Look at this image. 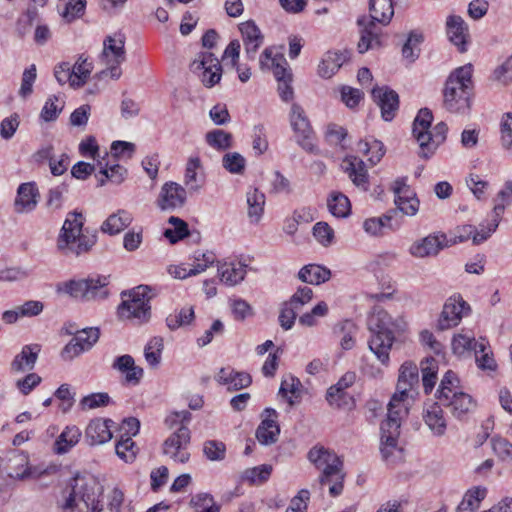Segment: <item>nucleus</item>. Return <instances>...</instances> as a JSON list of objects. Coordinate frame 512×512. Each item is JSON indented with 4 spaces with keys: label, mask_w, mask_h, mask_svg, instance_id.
Returning a JSON list of instances; mask_svg holds the SVG:
<instances>
[{
    "label": "nucleus",
    "mask_w": 512,
    "mask_h": 512,
    "mask_svg": "<svg viewBox=\"0 0 512 512\" xmlns=\"http://www.w3.org/2000/svg\"><path fill=\"white\" fill-rule=\"evenodd\" d=\"M127 170L119 165L115 164L110 167H105L100 170V174L104 176V178H101L99 180V185H104L106 180H110L116 184H120L124 181L126 176Z\"/></svg>",
    "instance_id": "nucleus-59"
},
{
    "label": "nucleus",
    "mask_w": 512,
    "mask_h": 512,
    "mask_svg": "<svg viewBox=\"0 0 512 512\" xmlns=\"http://www.w3.org/2000/svg\"><path fill=\"white\" fill-rule=\"evenodd\" d=\"M245 52L251 60L255 58L256 52L263 43V35L254 21L249 20L239 24Z\"/></svg>",
    "instance_id": "nucleus-27"
},
{
    "label": "nucleus",
    "mask_w": 512,
    "mask_h": 512,
    "mask_svg": "<svg viewBox=\"0 0 512 512\" xmlns=\"http://www.w3.org/2000/svg\"><path fill=\"white\" fill-rule=\"evenodd\" d=\"M187 199V190L176 182H166L161 187L157 205L162 211L182 208Z\"/></svg>",
    "instance_id": "nucleus-19"
},
{
    "label": "nucleus",
    "mask_w": 512,
    "mask_h": 512,
    "mask_svg": "<svg viewBox=\"0 0 512 512\" xmlns=\"http://www.w3.org/2000/svg\"><path fill=\"white\" fill-rule=\"evenodd\" d=\"M331 272L324 266L317 264H308L302 267L298 273V278L305 283L319 285L328 281Z\"/></svg>",
    "instance_id": "nucleus-38"
},
{
    "label": "nucleus",
    "mask_w": 512,
    "mask_h": 512,
    "mask_svg": "<svg viewBox=\"0 0 512 512\" xmlns=\"http://www.w3.org/2000/svg\"><path fill=\"white\" fill-rule=\"evenodd\" d=\"M84 217L76 211L68 213L57 239V248L65 256H80L91 250L96 235L83 230Z\"/></svg>",
    "instance_id": "nucleus-4"
},
{
    "label": "nucleus",
    "mask_w": 512,
    "mask_h": 512,
    "mask_svg": "<svg viewBox=\"0 0 512 512\" xmlns=\"http://www.w3.org/2000/svg\"><path fill=\"white\" fill-rule=\"evenodd\" d=\"M278 413L272 408L263 411V419L256 430V438L263 445H270L277 441L280 427L277 423Z\"/></svg>",
    "instance_id": "nucleus-21"
},
{
    "label": "nucleus",
    "mask_w": 512,
    "mask_h": 512,
    "mask_svg": "<svg viewBox=\"0 0 512 512\" xmlns=\"http://www.w3.org/2000/svg\"><path fill=\"white\" fill-rule=\"evenodd\" d=\"M444 407L439 401L427 404L423 419L435 435H443L446 430V419L442 410Z\"/></svg>",
    "instance_id": "nucleus-33"
},
{
    "label": "nucleus",
    "mask_w": 512,
    "mask_h": 512,
    "mask_svg": "<svg viewBox=\"0 0 512 512\" xmlns=\"http://www.w3.org/2000/svg\"><path fill=\"white\" fill-rule=\"evenodd\" d=\"M110 403V397L107 393H92L83 397L80 401L82 410H90L98 407L107 406Z\"/></svg>",
    "instance_id": "nucleus-60"
},
{
    "label": "nucleus",
    "mask_w": 512,
    "mask_h": 512,
    "mask_svg": "<svg viewBox=\"0 0 512 512\" xmlns=\"http://www.w3.org/2000/svg\"><path fill=\"white\" fill-rule=\"evenodd\" d=\"M328 209L332 215L343 218L349 215L351 205L348 197L340 192L332 193L328 199Z\"/></svg>",
    "instance_id": "nucleus-47"
},
{
    "label": "nucleus",
    "mask_w": 512,
    "mask_h": 512,
    "mask_svg": "<svg viewBox=\"0 0 512 512\" xmlns=\"http://www.w3.org/2000/svg\"><path fill=\"white\" fill-rule=\"evenodd\" d=\"M406 416L387 413V419L381 424V454L388 464L403 459V449L398 446L401 422Z\"/></svg>",
    "instance_id": "nucleus-13"
},
{
    "label": "nucleus",
    "mask_w": 512,
    "mask_h": 512,
    "mask_svg": "<svg viewBox=\"0 0 512 512\" xmlns=\"http://www.w3.org/2000/svg\"><path fill=\"white\" fill-rule=\"evenodd\" d=\"M86 8V0H68L65 3L64 9L60 12L62 18L70 23L77 18H80Z\"/></svg>",
    "instance_id": "nucleus-54"
},
{
    "label": "nucleus",
    "mask_w": 512,
    "mask_h": 512,
    "mask_svg": "<svg viewBox=\"0 0 512 512\" xmlns=\"http://www.w3.org/2000/svg\"><path fill=\"white\" fill-rule=\"evenodd\" d=\"M100 331L98 328H87L78 331L73 339L77 342L80 347H83V351L90 350L93 345L98 341Z\"/></svg>",
    "instance_id": "nucleus-56"
},
{
    "label": "nucleus",
    "mask_w": 512,
    "mask_h": 512,
    "mask_svg": "<svg viewBox=\"0 0 512 512\" xmlns=\"http://www.w3.org/2000/svg\"><path fill=\"white\" fill-rule=\"evenodd\" d=\"M308 459L322 470L319 477L321 486L328 485L331 496L336 497L343 490V463L340 458L329 449L323 446H315L308 452Z\"/></svg>",
    "instance_id": "nucleus-9"
},
{
    "label": "nucleus",
    "mask_w": 512,
    "mask_h": 512,
    "mask_svg": "<svg viewBox=\"0 0 512 512\" xmlns=\"http://www.w3.org/2000/svg\"><path fill=\"white\" fill-rule=\"evenodd\" d=\"M260 66L262 69H272L277 81L292 79L291 70L288 67L286 59L281 54L272 55V50L266 48L260 56Z\"/></svg>",
    "instance_id": "nucleus-25"
},
{
    "label": "nucleus",
    "mask_w": 512,
    "mask_h": 512,
    "mask_svg": "<svg viewBox=\"0 0 512 512\" xmlns=\"http://www.w3.org/2000/svg\"><path fill=\"white\" fill-rule=\"evenodd\" d=\"M459 384L460 380L456 373L448 370L440 381L436 398L454 417L462 419L474 410L476 402L471 395L461 390Z\"/></svg>",
    "instance_id": "nucleus-8"
},
{
    "label": "nucleus",
    "mask_w": 512,
    "mask_h": 512,
    "mask_svg": "<svg viewBox=\"0 0 512 512\" xmlns=\"http://www.w3.org/2000/svg\"><path fill=\"white\" fill-rule=\"evenodd\" d=\"M449 246L446 234L442 232L431 233L414 241L408 252L415 258H427L437 256L441 250Z\"/></svg>",
    "instance_id": "nucleus-16"
},
{
    "label": "nucleus",
    "mask_w": 512,
    "mask_h": 512,
    "mask_svg": "<svg viewBox=\"0 0 512 512\" xmlns=\"http://www.w3.org/2000/svg\"><path fill=\"white\" fill-rule=\"evenodd\" d=\"M367 325L371 332L368 342L370 350L381 363L387 364L393 342L405 330L406 322L402 317L392 318L384 309L375 306L368 317Z\"/></svg>",
    "instance_id": "nucleus-1"
},
{
    "label": "nucleus",
    "mask_w": 512,
    "mask_h": 512,
    "mask_svg": "<svg viewBox=\"0 0 512 512\" xmlns=\"http://www.w3.org/2000/svg\"><path fill=\"white\" fill-rule=\"evenodd\" d=\"M203 453L210 461H222L226 457V445L217 440H207L203 444Z\"/></svg>",
    "instance_id": "nucleus-55"
},
{
    "label": "nucleus",
    "mask_w": 512,
    "mask_h": 512,
    "mask_svg": "<svg viewBox=\"0 0 512 512\" xmlns=\"http://www.w3.org/2000/svg\"><path fill=\"white\" fill-rule=\"evenodd\" d=\"M487 495V488L483 486H475L469 489L462 501L457 506L456 512H474Z\"/></svg>",
    "instance_id": "nucleus-39"
},
{
    "label": "nucleus",
    "mask_w": 512,
    "mask_h": 512,
    "mask_svg": "<svg viewBox=\"0 0 512 512\" xmlns=\"http://www.w3.org/2000/svg\"><path fill=\"white\" fill-rule=\"evenodd\" d=\"M349 57L348 50L328 51L318 66V74L323 78H331Z\"/></svg>",
    "instance_id": "nucleus-32"
},
{
    "label": "nucleus",
    "mask_w": 512,
    "mask_h": 512,
    "mask_svg": "<svg viewBox=\"0 0 512 512\" xmlns=\"http://www.w3.org/2000/svg\"><path fill=\"white\" fill-rule=\"evenodd\" d=\"M248 217L251 223H258L264 212L265 195L257 188H251L246 194Z\"/></svg>",
    "instance_id": "nucleus-41"
},
{
    "label": "nucleus",
    "mask_w": 512,
    "mask_h": 512,
    "mask_svg": "<svg viewBox=\"0 0 512 512\" xmlns=\"http://www.w3.org/2000/svg\"><path fill=\"white\" fill-rule=\"evenodd\" d=\"M272 471V467L270 465H261L251 469H247L244 472L243 478L250 483H263L265 482Z\"/></svg>",
    "instance_id": "nucleus-62"
},
{
    "label": "nucleus",
    "mask_w": 512,
    "mask_h": 512,
    "mask_svg": "<svg viewBox=\"0 0 512 512\" xmlns=\"http://www.w3.org/2000/svg\"><path fill=\"white\" fill-rule=\"evenodd\" d=\"M358 150L366 155H369L368 161L372 165L379 163L382 157L385 155V147L383 143L376 139H366L359 141Z\"/></svg>",
    "instance_id": "nucleus-43"
},
{
    "label": "nucleus",
    "mask_w": 512,
    "mask_h": 512,
    "mask_svg": "<svg viewBox=\"0 0 512 512\" xmlns=\"http://www.w3.org/2000/svg\"><path fill=\"white\" fill-rule=\"evenodd\" d=\"M432 121V112L428 108H422L413 122L412 134L419 145L418 155L423 159L432 157L437 148L446 140L448 131L446 123H438L431 131Z\"/></svg>",
    "instance_id": "nucleus-5"
},
{
    "label": "nucleus",
    "mask_w": 512,
    "mask_h": 512,
    "mask_svg": "<svg viewBox=\"0 0 512 512\" xmlns=\"http://www.w3.org/2000/svg\"><path fill=\"white\" fill-rule=\"evenodd\" d=\"M194 319V310L192 308H183L178 313L170 314L166 318V324L169 329L176 330L183 325L191 323Z\"/></svg>",
    "instance_id": "nucleus-57"
},
{
    "label": "nucleus",
    "mask_w": 512,
    "mask_h": 512,
    "mask_svg": "<svg viewBox=\"0 0 512 512\" xmlns=\"http://www.w3.org/2000/svg\"><path fill=\"white\" fill-rule=\"evenodd\" d=\"M343 164L344 170L353 184L366 190L368 186V173L363 160L356 156H349L344 159Z\"/></svg>",
    "instance_id": "nucleus-34"
},
{
    "label": "nucleus",
    "mask_w": 512,
    "mask_h": 512,
    "mask_svg": "<svg viewBox=\"0 0 512 512\" xmlns=\"http://www.w3.org/2000/svg\"><path fill=\"white\" fill-rule=\"evenodd\" d=\"M396 210H391L381 217L368 218L363 223V229L371 236H382L385 227L391 228V220Z\"/></svg>",
    "instance_id": "nucleus-42"
},
{
    "label": "nucleus",
    "mask_w": 512,
    "mask_h": 512,
    "mask_svg": "<svg viewBox=\"0 0 512 512\" xmlns=\"http://www.w3.org/2000/svg\"><path fill=\"white\" fill-rule=\"evenodd\" d=\"M71 68L74 76L72 80V88H80L86 83L87 79L89 78L93 70V65L91 62L88 61L87 58L81 55L74 64V66Z\"/></svg>",
    "instance_id": "nucleus-45"
},
{
    "label": "nucleus",
    "mask_w": 512,
    "mask_h": 512,
    "mask_svg": "<svg viewBox=\"0 0 512 512\" xmlns=\"http://www.w3.org/2000/svg\"><path fill=\"white\" fill-rule=\"evenodd\" d=\"M102 487L94 478L75 477L62 492L64 512H102L98 509Z\"/></svg>",
    "instance_id": "nucleus-3"
},
{
    "label": "nucleus",
    "mask_w": 512,
    "mask_h": 512,
    "mask_svg": "<svg viewBox=\"0 0 512 512\" xmlns=\"http://www.w3.org/2000/svg\"><path fill=\"white\" fill-rule=\"evenodd\" d=\"M502 214H503V206L499 205L497 207H493L492 219L486 227L481 225V229L477 230L472 225H464L463 229L468 230L469 234L467 236H458L459 242H464L471 237L473 239L474 244H480V243L484 242L491 236V234L493 232L496 231Z\"/></svg>",
    "instance_id": "nucleus-24"
},
{
    "label": "nucleus",
    "mask_w": 512,
    "mask_h": 512,
    "mask_svg": "<svg viewBox=\"0 0 512 512\" xmlns=\"http://www.w3.org/2000/svg\"><path fill=\"white\" fill-rule=\"evenodd\" d=\"M132 220L131 213L126 210H118L103 222L101 230L109 235H116L127 228Z\"/></svg>",
    "instance_id": "nucleus-37"
},
{
    "label": "nucleus",
    "mask_w": 512,
    "mask_h": 512,
    "mask_svg": "<svg viewBox=\"0 0 512 512\" xmlns=\"http://www.w3.org/2000/svg\"><path fill=\"white\" fill-rule=\"evenodd\" d=\"M472 73V65L466 64L456 68L448 76L443 89V105L449 112H469L473 95Z\"/></svg>",
    "instance_id": "nucleus-2"
},
{
    "label": "nucleus",
    "mask_w": 512,
    "mask_h": 512,
    "mask_svg": "<svg viewBox=\"0 0 512 512\" xmlns=\"http://www.w3.org/2000/svg\"><path fill=\"white\" fill-rule=\"evenodd\" d=\"M113 421L110 419H93L88 424L85 430V437L90 445H99L108 442L112 438L110 424Z\"/></svg>",
    "instance_id": "nucleus-29"
},
{
    "label": "nucleus",
    "mask_w": 512,
    "mask_h": 512,
    "mask_svg": "<svg viewBox=\"0 0 512 512\" xmlns=\"http://www.w3.org/2000/svg\"><path fill=\"white\" fill-rule=\"evenodd\" d=\"M67 191L68 186L65 183L50 189L48 192L46 206L53 211L60 209L63 204V195Z\"/></svg>",
    "instance_id": "nucleus-63"
},
{
    "label": "nucleus",
    "mask_w": 512,
    "mask_h": 512,
    "mask_svg": "<svg viewBox=\"0 0 512 512\" xmlns=\"http://www.w3.org/2000/svg\"><path fill=\"white\" fill-rule=\"evenodd\" d=\"M369 10L371 16L370 21L364 17L357 21L358 25L361 27V37L358 43L360 53H365L370 48L380 45L381 30L376 22L387 25L394 15L392 0H370Z\"/></svg>",
    "instance_id": "nucleus-7"
},
{
    "label": "nucleus",
    "mask_w": 512,
    "mask_h": 512,
    "mask_svg": "<svg viewBox=\"0 0 512 512\" xmlns=\"http://www.w3.org/2000/svg\"><path fill=\"white\" fill-rule=\"evenodd\" d=\"M247 265L242 262H224L218 266L220 281L228 286H235L244 280Z\"/></svg>",
    "instance_id": "nucleus-36"
},
{
    "label": "nucleus",
    "mask_w": 512,
    "mask_h": 512,
    "mask_svg": "<svg viewBox=\"0 0 512 512\" xmlns=\"http://www.w3.org/2000/svg\"><path fill=\"white\" fill-rule=\"evenodd\" d=\"M150 288L146 285H139L129 292H122V303L118 307V314L121 318L135 319L139 323L150 318Z\"/></svg>",
    "instance_id": "nucleus-12"
},
{
    "label": "nucleus",
    "mask_w": 512,
    "mask_h": 512,
    "mask_svg": "<svg viewBox=\"0 0 512 512\" xmlns=\"http://www.w3.org/2000/svg\"><path fill=\"white\" fill-rule=\"evenodd\" d=\"M372 98L381 110V116L385 121H391L399 108L398 94L388 86L372 89Z\"/></svg>",
    "instance_id": "nucleus-20"
},
{
    "label": "nucleus",
    "mask_w": 512,
    "mask_h": 512,
    "mask_svg": "<svg viewBox=\"0 0 512 512\" xmlns=\"http://www.w3.org/2000/svg\"><path fill=\"white\" fill-rule=\"evenodd\" d=\"M419 371L416 364L405 362L399 370L396 392L391 397L387 410L392 415L407 416L409 406L418 395Z\"/></svg>",
    "instance_id": "nucleus-10"
},
{
    "label": "nucleus",
    "mask_w": 512,
    "mask_h": 512,
    "mask_svg": "<svg viewBox=\"0 0 512 512\" xmlns=\"http://www.w3.org/2000/svg\"><path fill=\"white\" fill-rule=\"evenodd\" d=\"M168 223L171 224L173 228L166 229L164 231V236L172 244L177 243L189 235L188 224L181 218L171 216L168 219Z\"/></svg>",
    "instance_id": "nucleus-48"
},
{
    "label": "nucleus",
    "mask_w": 512,
    "mask_h": 512,
    "mask_svg": "<svg viewBox=\"0 0 512 512\" xmlns=\"http://www.w3.org/2000/svg\"><path fill=\"white\" fill-rule=\"evenodd\" d=\"M446 30L449 40L459 47L460 52H464L468 35V28L464 20L460 16H449L446 21Z\"/></svg>",
    "instance_id": "nucleus-35"
},
{
    "label": "nucleus",
    "mask_w": 512,
    "mask_h": 512,
    "mask_svg": "<svg viewBox=\"0 0 512 512\" xmlns=\"http://www.w3.org/2000/svg\"><path fill=\"white\" fill-rule=\"evenodd\" d=\"M313 298V290L307 286L299 287L287 303L297 311L310 302Z\"/></svg>",
    "instance_id": "nucleus-61"
},
{
    "label": "nucleus",
    "mask_w": 512,
    "mask_h": 512,
    "mask_svg": "<svg viewBox=\"0 0 512 512\" xmlns=\"http://www.w3.org/2000/svg\"><path fill=\"white\" fill-rule=\"evenodd\" d=\"M184 184L191 194L198 193L204 187L205 173L198 156H192L188 159L185 168Z\"/></svg>",
    "instance_id": "nucleus-26"
},
{
    "label": "nucleus",
    "mask_w": 512,
    "mask_h": 512,
    "mask_svg": "<svg viewBox=\"0 0 512 512\" xmlns=\"http://www.w3.org/2000/svg\"><path fill=\"white\" fill-rule=\"evenodd\" d=\"M190 419L191 413L187 410L173 412L165 419V423L170 428L179 425L162 445L163 454L176 463H186L190 459L191 432L185 425Z\"/></svg>",
    "instance_id": "nucleus-6"
},
{
    "label": "nucleus",
    "mask_w": 512,
    "mask_h": 512,
    "mask_svg": "<svg viewBox=\"0 0 512 512\" xmlns=\"http://www.w3.org/2000/svg\"><path fill=\"white\" fill-rule=\"evenodd\" d=\"M473 351L475 353L476 363L480 369L494 370L496 368L495 360L489 349L488 342L481 339L478 344H474Z\"/></svg>",
    "instance_id": "nucleus-44"
},
{
    "label": "nucleus",
    "mask_w": 512,
    "mask_h": 512,
    "mask_svg": "<svg viewBox=\"0 0 512 512\" xmlns=\"http://www.w3.org/2000/svg\"><path fill=\"white\" fill-rule=\"evenodd\" d=\"M222 165L232 174H242L246 168V160L238 152H229L223 156Z\"/></svg>",
    "instance_id": "nucleus-53"
},
{
    "label": "nucleus",
    "mask_w": 512,
    "mask_h": 512,
    "mask_svg": "<svg viewBox=\"0 0 512 512\" xmlns=\"http://www.w3.org/2000/svg\"><path fill=\"white\" fill-rule=\"evenodd\" d=\"M469 310V305L460 295L449 297L443 306V310L438 319L437 328L444 331L457 326L462 317L468 314Z\"/></svg>",
    "instance_id": "nucleus-17"
},
{
    "label": "nucleus",
    "mask_w": 512,
    "mask_h": 512,
    "mask_svg": "<svg viewBox=\"0 0 512 512\" xmlns=\"http://www.w3.org/2000/svg\"><path fill=\"white\" fill-rule=\"evenodd\" d=\"M491 446L501 461L512 464V443L503 437L494 436L491 439Z\"/></svg>",
    "instance_id": "nucleus-52"
},
{
    "label": "nucleus",
    "mask_w": 512,
    "mask_h": 512,
    "mask_svg": "<svg viewBox=\"0 0 512 512\" xmlns=\"http://www.w3.org/2000/svg\"><path fill=\"white\" fill-rule=\"evenodd\" d=\"M190 69L194 73L201 72V81L206 87H213L222 76L221 64L211 52L200 53L190 64Z\"/></svg>",
    "instance_id": "nucleus-14"
},
{
    "label": "nucleus",
    "mask_w": 512,
    "mask_h": 512,
    "mask_svg": "<svg viewBox=\"0 0 512 512\" xmlns=\"http://www.w3.org/2000/svg\"><path fill=\"white\" fill-rule=\"evenodd\" d=\"M290 122L297 143L306 151L313 153L316 146L312 142L313 130L303 108L294 103L291 107Z\"/></svg>",
    "instance_id": "nucleus-15"
},
{
    "label": "nucleus",
    "mask_w": 512,
    "mask_h": 512,
    "mask_svg": "<svg viewBox=\"0 0 512 512\" xmlns=\"http://www.w3.org/2000/svg\"><path fill=\"white\" fill-rule=\"evenodd\" d=\"M117 456L126 463L133 462L136 458L137 449L132 438L120 436L115 446Z\"/></svg>",
    "instance_id": "nucleus-51"
},
{
    "label": "nucleus",
    "mask_w": 512,
    "mask_h": 512,
    "mask_svg": "<svg viewBox=\"0 0 512 512\" xmlns=\"http://www.w3.org/2000/svg\"><path fill=\"white\" fill-rule=\"evenodd\" d=\"M500 128L502 147L512 151V112L503 115Z\"/></svg>",
    "instance_id": "nucleus-64"
},
{
    "label": "nucleus",
    "mask_w": 512,
    "mask_h": 512,
    "mask_svg": "<svg viewBox=\"0 0 512 512\" xmlns=\"http://www.w3.org/2000/svg\"><path fill=\"white\" fill-rule=\"evenodd\" d=\"M108 284V277L99 275L86 279L61 282L57 285V292L86 301L101 300L109 295Z\"/></svg>",
    "instance_id": "nucleus-11"
},
{
    "label": "nucleus",
    "mask_w": 512,
    "mask_h": 512,
    "mask_svg": "<svg viewBox=\"0 0 512 512\" xmlns=\"http://www.w3.org/2000/svg\"><path fill=\"white\" fill-rule=\"evenodd\" d=\"M112 369L124 374L128 384L137 385L144 375V370L135 364L134 358L129 354L118 356L112 363Z\"/></svg>",
    "instance_id": "nucleus-28"
},
{
    "label": "nucleus",
    "mask_w": 512,
    "mask_h": 512,
    "mask_svg": "<svg viewBox=\"0 0 512 512\" xmlns=\"http://www.w3.org/2000/svg\"><path fill=\"white\" fill-rule=\"evenodd\" d=\"M39 196L38 188L34 182L22 183L17 189L14 211L19 214L33 211L37 206Z\"/></svg>",
    "instance_id": "nucleus-23"
},
{
    "label": "nucleus",
    "mask_w": 512,
    "mask_h": 512,
    "mask_svg": "<svg viewBox=\"0 0 512 512\" xmlns=\"http://www.w3.org/2000/svg\"><path fill=\"white\" fill-rule=\"evenodd\" d=\"M205 139L210 147L218 151H224L232 146V135L221 129L209 131Z\"/></svg>",
    "instance_id": "nucleus-49"
},
{
    "label": "nucleus",
    "mask_w": 512,
    "mask_h": 512,
    "mask_svg": "<svg viewBox=\"0 0 512 512\" xmlns=\"http://www.w3.org/2000/svg\"><path fill=\"white\" fill-rule=\"evenodd\" d=\"M125 37L120 33L104 39L100 59L103 63L121 64L125 61Z\"/></svg>",
    "instance_id": "nucleus-22"
},
{
    "label": "nucleus",
    "mask_w": 512,
    "mask_h": 512,
    "mask_svg": "<svg viewBox=\"0 0 512 512\" xmlns=\"http://www.w3.org/2000/svg\"><path fill=\"white\" fill-rule=\"evenodd\" d=\"M302 384L300 380L292 375L286 376L280 385L279 394L288 399L290 405L294 404L292 398H299Z\"/></svg>",
    "instance_id": "nucleus-50"
},
{
    "label": "nucleus",
    "mask_w": 512,
    "mask_h": 512,
    "mask_svg": "<svg viewBox=\"0 0 512 512\" xmlns=\"http://www.w3.org/2000/svg\"><path fill=\"white\" fill-rule=\"evenodd\" d=\"M40 350V345L38 344L25 345L11 362V371L13 373H23L32 370Z\"/></svg>",
    "instance_id": "nucleus-30"
},
{
    "label": "nucleus",
    "mask_w": 512,
    "mask_h": 512,
    "mask_svg": "<svg viewBox=\"0 0 512 512\" xmlns=\"http://www.w3.org/2000/svg\"><path fill=\"white\" fill-rule=\"evenodd\" d=\"M394 203L397 209L407 216H414L419 210V199L415 192L406 183L405 178H398L393 182Z\"/></svg>",
    "instance_id": "nucleus-18"
},
{
    "label": "nucleus",
    "mask_w": 512,
    "mask_h": 512,
    "mask_svg": "<svg viewBox=\"0 0 512 512\" xmlns=\"http://www.w3.org/2000/svg\"><path fill=\"white\" fill-rule=\"evenodd\" d=\"M326 400L329 405L338 409L350 410L355 406V400L347 390L339 389L338 392L329 388L326 393Z\"/></svg>",
    "instance_id": "nucleus-46"
},
{
    "label": "nucleus",
    "mask_w": 512,
    "mask_h": 512,
    "mask_svg": "<svg viewBox=\"0 0 512 512\" xmlns=\"http://www.w3.org/2000/svg\"><path fill=\"white\" fill-rule=\"evenodd\" d=\"M216 380L222 385H226L229 390H240L248 387L251 382V376L245 372H237L230 367H223L216 375Z\"/></svg>",
    "instance_id": "nucleus-31"
},
{
    "label": "nucleus",
    "mask_w": 512,
    "mask_h": 512,
    "mask_svg": "<svg viewBox=\"0 0 512 512\" xmlns=\"http://www.w3.org/2000/svg\"><path fill=\"white\" fill-rule=\"evenodd\" d=\"M422 34L410 33L407 41L403 45L402 55L410 62H414L419 56L418 45L422 42Z\"/></svg>",
    "instance_id": "nucleus-58"
},
{
    "label": "nucleus",
    "mask_w": 512,
    "mask_h": 512,
    "mask_svg": "<svg viewBox=\"0 0 512 512\" xmlns=\"http://www.w3.org/2000/svg\"><path fill=\"white\" fill-rule=\"evenodd\" d=\"M81 431L77 426H67L54 443V451L57 454H65L73 448L81 438Z\"/></svg>",
    "instance_id": "nucleus-40"
}]
</instances>
